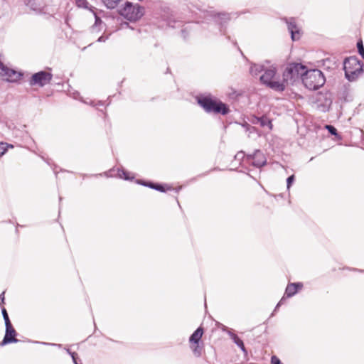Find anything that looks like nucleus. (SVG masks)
<instances>
[{"instance_id":"4","label":"nucleus","mask_w":364,"mask_h":364,"mask_svg":"<svg viewBox=\"0 0 364 364\" xmlns=\"http://www.w3.org/2000/svg\"><path fill=\"white\" fill-rule=\"evenodd\" d=\"M346 77L349 81L355 80L363 73V65L358 58L352 56L346 58L343 63Z\"/></svg>"},{"instance_id":"18","label":"nucleus","mask_w":364,"mask_h":364,"mask_svg":"<svg viewBox=\"0 0 364 364\" xmlns=\"http://www.w3.org/2000/svg\"><path fill=\"white\" fill-rule=\"evenodd\" d=\"M122 0H102L108 9H114Z\"/></svg>"},{"instance_id":"33","label":"nucleus","mask_w":364,"mask_h":364,"mask_svg":"<svg viewBox=\"0 0 364 364\" xmlns=\"http://www.w3.org/2000/svg\"><path fill=\"white\" fill-rule=\"evenodd\" d=\"M282 300H283V299H282L280 300V301L277 304V306H276V307H275V309H274V311H277V309L279 308V306H280V304H282Z\"/></svg>"},{"instance_id":"22","label":"nucleus","mask_w":364,"mask_h":364,"mask_svg":"<svg viewBox=\"0 0 364 364\" xmlns=\"http://www.w3.org/2000/svg\"><path fill=\"white\" fill-rule=\"evenodd\" d=\"M357 48H358V51L359 54L362 56L363 58H364V47H363V41L361 40H360L357 43Z\"/></svg>"},{"instance_id":"31","label":"nucleus","mask_w":364,"mask_h":364,"mask_svg":"<svg viewBox=\"0 0 364 364\" xmlns=\"http://www.w3.org/2000/svg\"><path fill=\"white\" fill-rule=\"evenodd\" d=\"M70 355L72 357L74 364H79L77 360V354L76 353H70Z\"/></svg>"},{"instance_id":"11","label":"nucleus","mask_w":364,"mask_h":364,"mask_svg":"<svg viewBox=\"0 0 364 364\" xmlns=\"http://www.w3.org/2000/svg\"><path fill=\"white\" fill-rule=\"evenodd\" d=\"M216 16L218 17L217 21L218 22V23L220 26V30L221 33L223 35H226V31H225V28L223 29V26L225 24H226L228 22V21H230V14H228V13H218V14L214 15L215 17Z\"/></svg>"},{"instance_id":"32","label":"nucleus","mask_w":364,"mask_h":364,"mask_svg":"<svg viewBox=\"0 0 364 364\" xmlns=\"http://www.w3.org/2000/svg\"><path fill=\"white\" fill-rule=\"evenodd\" d=\"M244 127H246L247 130L249 131L250 132H252L255 129V128L254 127H252V126L249 125L248 124L244 125Z\"/></svg>"},{"instance_id":"2","label":"nucleus","mask_w":364,"mask_h":364,"mask_svg":"<svg viewBox=\"0 0 364 364\" xmlns=\"http://www.w3.org/2000/svg\"><path fill=\"white\" fill-rule=\"evenodd\" d=\"M304 85L310 90H316L322 87L326 82V78L323 73L318 70L314 69L306 72L301 78Z\"/></svg>"},{"instance_id":"14","label":"nucleus","mask_w":364,"mask_h":364,"mask_svg":"<svg viewBox=\"0 0 364 364\" xmlns=\"http://www.w3.org/2000/svg\"><path fill=\"white\" fill-rule=\"evenodd\" d=\"M203 334V328L198 327L190 336L189 342L193 344H198Z\"/></svg>"},{"instance_id":"37","label":"nucleus","mask_w":364,"mask_h":364,"mask_svg":"<svg viewBox=\"0 0 364 364\" xmlns=\"http://www.w3.org/2000/svg\"><path fill=\"white\" fill-rule=\"evenodd\" d=\"M124 25H126L127 27H129V23H125Z\"/></svg>"},{"instance_id":"16","label":"nucleus","mask_w":364,"mask_h":364,"mask_svg":"<svg viewBox=\"0 0 364 364\" xmlns=\"http://www.w3.org/2000/svg\"><path fill=\"white\" fill-rule=\"evenodd\" d=\"M253 123H258L261 127H264L266 126L272 127V123L267 117L262 116L261 117H255L253 120Z\"/></svg>"},{"instance_id":"7","label":"nucleus","mask_w":364,"mask_h":364,"mask_svg":"<svg viewBox=\"0 0 364 364\" xmlns=\"http://www.w3.org/2000/svg\"><path fill=\"white\" fill-rule=\"evenodd\" d=\"M53 75L46 71H40L33 74L29 80V84L31 86L38 85L43 87L49 84L52 80Z\"/></svg>"},{"instance_id":"15","label":"nucleus","mask_w":364,"mask_h":364,"mask_svg":"<svg viewBox=\"0 0 364 364\" xmlns=\"http://www.w3.org/2000/svg\"><path fill=\"white\" fill-rule=\"evenodd\" d=\"M229 335L230 336V338L232 339L233 342L238 346L240 348V349L243 351V352H246V349H245V347L244 346V343H243V341L236 335L234 333L232 332H229Z\"/></svg>"},{"instance_id":"29","label":"nucleus","mask_w":364,"mask_h":364,"mask_svg":"<svg viewBox=\"0 0 364 364\" xmlns=\"http://www.w3.org/2000/svg\"><path fill=\"white\" fill-rule=\"evenodd\" d=\"M153 189L161 192H165L166 189L164 188V186L161 184L156 183L155 187H153Z\"/></svg>"},{"instance_id":"36","label":"nucleus","mask_w":364,"mask_h":364,"mask_svg":"<svg viewBox=\"0 0 364 364\" xmlns=\"http://www.w3.org/2000/svg\"><path fill=\"white\" fill-rule=\"evenodd\" d=\"M67 352L70 355V353H72L69 349H67Z\"/></svg>"},{"instance_id":"30","label":"nucleus","mask_w":364,"mask_h":364,"mask_svg":"<svg viewBox=\"0 0 364 364\" xmlns=\"http://www.w3.org/2000/svg\"><path fill=\"white\" fill-rule=\"evenodd\" d=\"M271 364H282L281 360L276 356L273 355L271 358Z\"/></svg>"},{"instance_id":"27","label":"nucleus","mask_w":364,"mask_h":364,"mask_svg":"<svg viewBox=\"0 0 364 364\" xmlns=\"http://www.w3.org/2000/svg\"><path fill=\"white\" fill-rule=\"evenodd\" d=\"M138 183L141 184L144 186L149 187L151 188H153V187H155L156 183H151V182H145L142 181H139Z\"/></svg>"},{"instance_id":"24","label":"nucleus","mask_w":364,"mask_h":364,"mask_svg":"<svg viewBox=\"0 0 364 364\" xmlns=\"http://www.w3.org/2000/svg\"><path fill=\"white\" fill-rule=\"evenodd\" d=\"M195 345L196 346L192 348L193 352L196 356H200L201 355L202 347L199 346L198 343Z\"/></svg>"},{"instance_id":"19","label":"nucleus","mask_w":364,"mask_h":364,"mask_svg":"<svg viewBox=\"0 0 364 364\" xmlns=\"http://www.w3.org/2000/svg\"><path fill=\"white\" fill-rule=\"evenodd\" d=\"M13 148V145L8 143L1 142L0 143V156H3L9 148Z\"/></svg>"},{"instance_id":"26","label":"nucleus","mask_w":364,"mask_h":364,"mask_svg":"<svg viewBox=\"0 0 364 364\" xmlns=\"http://www.w3.org/2000/svg\"><path fill=\"white\" fill-rule=\"evenodd\" d=\"M294 179H295L294 175H291V176H289L287 178V186L288 189L290 188V186H291V184L294 181Z\"/></svg>"},{"instance_id":"20","label":"nucleus","mask_w":364,"mask_h":364,"mask_svg":"<svg viewBox=\"0 0 364 364\" xmlns=\"http://www.w3.org/2000/svg\"><path fill=\"white\" fill-rule=\"evenodd\" d=\"M118 176H119V178H124L125 180H132L134 178V177H129V173L127 172L126 171L122 169V170H119L118 171Z\"/></svg>"},{"instance_id":"13","label":"nucleus","mask_w":364,"mask_h":364,"mask_svg":"<svg viewBox=\"0 0 364 364\" xmlns=\"http://www.w3.org/2000/svg\"><path fill=\"white\" fill-rule=\"evenodd\" d=\"M303 287L301 283H290L287 285L285 291L287 297H291L296 294L299 289Z\"/></svg>"},{"instance_id":"25","label":"nucleus","mask_w":364,"mask_h":364,"mask_svg":"<svg viewBox=\"0 0 364 364\" xmlns=\"http://www.w3.org/2000/svg\"><path fill=\"white\" fill-rule=\"evenodd\" d=\"M326 128L331 134L335 135V136L337 135V129L333 126L326 125Z\"/></svg>"},{"instance_id":"38","label":"nucleus","mask_w":364,"mask_h":364,"mask_svg":"<svg viewBox=\"0 0 364 364\" xmlns=\"http://www.w3.org/2000/svg\"><path fill=\"white\" fill-rule=\"evenodd\" d=\"M99 104L102 105L103 104L102 103V102H99Z\"/></svg>"},{"instance_id":"21","label":"nucleus","mask_w":364,"mask_h":364,"mask_svg":"<svg viewBox=\"0 0 364 364\" xmlns=\"http://www.w3.org/2000/svg\"><path fill=\"white\" fill-rule=\"evenodd\" d=\"M76 5L80 8L87 9L89 3L87 0H76Z\"/></svg>"},{"instance_id":"28","label":"nucleus","mask_w":364,"mask_h":364,"mask_svg":"<svg viewBox=\"0 0 364 364\" xmlns=\"http://www.w3.org/2000/svg\"><path fill=\"white\" fill-rule=\"evenodd\" d=\"M247 155L245 154L243 151H239L236 154L235 158L237 160L243 159L244 158L246 159Z\"/></svg>"},{"instance_id":"34","label":"nucleus","mask_w":364,"mask_h":364,"mask_svg":"<svg viewBox=\"0 0 364 364\" xmlns=\"http://www.w3.org/2000/svg\"><path fill=\"white\" fill-rule=\"evenodd\" d=\"M4 291L0 295V299L1 300L2 302H4Z\"/></svg>"},{"instance_id":"35","label":"nucleus","mask_w":364,"mask_h":364,"mask_svg":"<svg viewBox=\"0 0 364 364\" xmlns=\"http://www.w3.org/2000/svg\"><path fill=\"white\" fill-rule=\"evenodd\" d=\"M103 36H101L98 38V41H104Z\"/></svg>"},{"instance_id":"9","label":"nucleus","mask_w":364,"mask_h":364,"mask_svg":"<svg viewBox=\"0 0 364 364\" xmlns=\"http://www.w3.org/2000/svg\"><path fill=\"white\" fill-rule=\"evenodd\" d=\"M0 75L6 77V80L8 81L15 82L21 77L20 73L6 67L1 61H0Z\"/></svg>"},{"instance_id":"3","label":"nucleus","mask_w":364,"mask_h":364,"mask_svg":"<svg viewBox=\"0 0 364 364\" xmlns=\"http://www.w3.org/2000/svg\"><path fill=\"white\" fill-rule=\"evenodd\" d=\"M306 67L301 63H293L288 64L283 73V79L281 82L284 83V89L289 84L302 78L306 72Z\"/></svg>"},{"instance_id":"17","label":"nucleus","mask_w":364,"mask_h":364,"mask_svg":"<svg viewBox=\"0 0 364 364\" xmlns=\"http://www.w3.org/2000/svg\"><path fill=\"white\" fill-rule=\"evenodd\" d=\"M264 70V65L253 64L251 65L250 72L252 75H257L259 73Z\"/></svg>"},{"instance_id":"5","label":"nucleus","mask_w":364,"mask_h":364,"mask_svg":"<svg viewBox=\"0 0 364 364\" xmlns=\"http://www.w3.org/2000/svg\"><path fill=\"white\" fill-rule=\"evenodd\" d=\"M264 73L260 76V81L270 89L282 92L284 90V83L276 77V68H270L264 70Z\"/></svg>"},{"instance_id":"1","label":"nucleus","mask_w":364,"mask_h":364,"mask_svg":"<svg viewBox=\"0 0 364 364\" xmlns=\"http://www.w3.org/2000/svg\"><path fill=\"white\" fill-rule=\"evenodd\" d=\"M196 100L198 105L203 107L207 113H215L225 115L230 112L227 105L216 100L210 94L198 96Z\"/></svg>"},{"instance_id":"23","label":"nucleus","mask_w":364,"mask_h":364,"mask_svg":"<svg viewBox=\"0 0 364 364\" xmlns=\"http://www.w3.org/2000/svg\"><path fill=\"white\" fill-rule=\"evenodd\" d=\"M1 313H2V316H3V318H4V322H5V325L8 324V323H10L11 321L9 319L8 313H7V311H6L5 308H3L1 309Z\"/></svg>"},{"instance_id":"10","label":"nucleus","mask_w":364,"mask_h":364,"mask_svg":"<svg viewBox=\"0 0 364 364\" xmlns=\"http://www.w3.org/2000/svg\"><path fill=\"white\" fill-rule=\"evenodd\" d=\"M6 332L3 341L0 343L1 346H5L11 343H16L18 341L15 337L16 336V331L12 326L11 323L6 324Z\"/></svg>"},{"instance_id":"6","label":"nucleus","mask_w":364,"mask_h":364,"mask_svg":"<svg viewBox=\"0 0 364 364\" xmlns=\"http://www.w3.org/2000/svg\"><path fill=\"white\" fill-rule=\"evenodd\" d=\"M144 6L127 1L119 10V14L130 21H136L144 16Z\"/></svg>"},{"instance_id":"8","label":"nucleus","mask_w":364,"mask_h":364,"mask_svg":"<svg viewBox=\"0 0 364 364\" xmlns=\"http://www.w3.org/2000/svg\"><path fill=\"white\" fill-rule=\"evenodd\" d=\"M246 161L257 168H260L267 164V159L264 154L259 149H257L252 154L246 156Z\"/></svg>"},{"instance_id":"12","label":"nucleus","mask_w":364,"mask_h":364,"mask_svg":"<svg viewBox=\"0 0 364 364\" xmlns=\"http://www.w3.org/2000/svg\"><path fill=\"white\" fill-rule=\"evenodd\" d=\"M288 30L291 33V39L293 41L298 40L300 37L299 36V30L297 28V26L294 19H291L289 21H287Z\"/></svg>"}]
</instances>
